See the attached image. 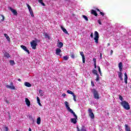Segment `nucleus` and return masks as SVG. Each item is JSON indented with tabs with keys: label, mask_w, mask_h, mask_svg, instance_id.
Here are the masks:
<instances>
[{
	"label": "nucleus",
	"mask_w": 131,
	"mask_h": 131,
	"mask_svg": "<svg viewBox=\"0 0 131 131\" xmlns=\"http://www.w3.org/2000/svg\"><path fill=\"white\" fill-rule=\"evenodd\" d=\"M64 104L67 110L69 111V112H70V113L73 114L74 117V118L71 119V122H72V123H74V124H76V123H77V116L76 115V114H75V113L73 112V110L70 108L68 102L65 101Z\"/></svg>",
	"instance_id": "obj_1"
},
{
	"label": "nucleus",
	"mask_w": 131,
	"mask_h": 131,
	"mask_svg": "<svg viewBox=\"0 0 131 131\" xmlns=\"http://www.w3.org/2000/svg\"><path fill=\"white\" fill-rule=\"evenodd\" d=\"M121 106H122L123 108L125 110H129L130 109V106L129 105V103L126 102L125 100H124L120 102Z\"/></svg>",
	"instance_id": "obj_2"
},
{
	"label": "nucleus",
	"mask_w": 131,
	"mask_h": 131,
	"mask_svg": "<svg viewBox=\"0 0 131 131\" xmlns=\"http://www.w3.org/2000/svg\"><path fill=\"white\" fill-rule=\"evenodd\" d=\"M92 92L93 94L94 99H97L99 100L100 99V96L99 95V92L96 89H93Z\"/></svg>",
	"instance_id": "obj_3"
},
{
	"label": "nucleus",
	"mask_w": 131,
	"mask_h": 131,
	"mask_svg": "<svg viewBox=\"0 0 131 131\" xmlns=\"http://www.w3.org/2000/svg\"><path fill=\"white\" fill-rule=\"evenodd\" d=\"M94 40L96 43H99V33L97 31L94 32Z\"/></svg>",
	"instance_id": "obj_4"
},
{
	"label": "nucleus",
	"mask_w": 131,
	"mask_h": 131,
	"mask_svg": "<svg viewBox=\"0 0 131 131\" xmlns=\"http://www.w3.org/2000/svg\"><path fill=\"white\" fill-rule=\"evenodd\" d=\"M30 45L32 49L33 50H36V46H37V43H36L35 40H33L31 42H30Z\"/></svg>",
	"instance_id": "obj_5"
},
{
	"label": "nucleus",
	"mask_w": 131,
	"mask_h": 131,
	"mask_svg": "<svg viewBox=\"0 0 131 131\" xmlns=\"http://www.w3.org/2000/svg\"><path fill=\"white\" fill-rule=\"evenodd\" d=\"M88 111L89 112V116L91 117V119H94V118H95V115L94 114V113H93V110H92L91 108H89Z\"/></svg>",
	"instance_id": "obj_6"
},
{
	"label": "nucleus",
	"mask_w": 131,
	"mask_h": 131,
	"mask_svg": "<svg viewBox=\"0 0 131 131\" xmlns=\"http://www.w3.org/2000/svg\"><path fill=\"white\" fill-rule=\"evenodd\" d=\"M6 87L7 89H10V90H15V86L13 85V82H11L10 83V85H6Z\"/></svg>",
	"instance_id": "obj_7"
},
{
	"label": "nucleus",
	"mask_w": 131,
	"mask_h": 131,
	"mask_svg": "<svg viewBox=\"0 0 131 131\" xmlns=\"http://www.w3.org/2000/svg\"><path fill=\"white\" fill-rule=\"evenodd\" d=\"M20 48L23 50H24V51H25V52H27V53H28V54H30L29 50H28V49H27V47H26V46H25L24 45H21V46H20Z\"/></svg>",
	"instance_id": "obj_8"
},
{
	"label": "nucleus",
	"mask_w": 131,
	"mask_h": 131,
	"mask_svg": "<svg viewBox=\"0 0 131 131\" xmlns=\"http://www.w3.org/2000/svg\"><path fill=\"white\" fill-rule=\"evenodd\" d=\"M80 55L82 57V62L83 63H85V57L84 56V54H83V52H80Z\"/></svg>",
	"instance_id": "obj_9"
},
{
	"label": "nucleus",
	"mask_w": 131,
	"mask_h": 131,
	"mask_svg": "<svg viewBox=\"0 0 131 131\" xmlns=\"http://www.w3.org/2000/svg\"><path fill=\"white\" fill-rule=\"evenodd\" d=\"M10 10L15 16H17L18 15V12H17V11H16V10L13 9L12 7H10Z\"/></svg>",
	"instance_id": "obj_10"
},
{
	"label": "nucleus",
	"mask_w": 131,
	"mask_h": 131,
	"mask_svg": "<svg viewBox=\"0 0 131 131\" xmlns=\"http://www.w3.org/2000/svg\"><path fill=\"white\" fill-rule=\"evenodd\" d=\"M118 67H119V69L120 70V71H121V72H122V70L123 69V66L122 65V62H120L118 64Z\"/></svg>",
	"instance_id": "obj_11"
},
{
	"label": "nucleus",
	"mask_w": 131,
	"mask_h": 131,
	"mask_svg": "<svg viewBox=\"0 0 131 131\" xmlns=\"http://www.w3.org/2000/svg\"><path fill=\"white\" fill-rule=\"evenodd\" d=\"M25 102H26V104L27 105V106H28V107H30V101L29 100V99L27 98H25Z\"/></svg>",
	"instance_id": "obj_12"
},
{
	"label": "nucleus",
	"mask_w": 131,
	"mask_h": 131,
	"mask_svg": "<svg viewBox=\"0 0 131 131\" xmlns=\"http://www.w3.org/2000/svg\"><path fill=\"white\" fill-rule=\"evenodd\" d=\"M60 53H62V50H61L60 48H57L55 50L56 55H60Z\"/></svg>",
	"instance_id": "obj_13"
},
{
	"label": "nucleus",
	"mask_w": 131,
	"mask_h": 131,
	"mask_svg": "<svg viewBox=\"0 0 131 131\" xmlns=\"http://www.w3.org/2000/svg\"><path fill=\"white\" fill-rule=\"evenodd\" d=\"M91 13L92 15H94V16H95V17L98 16V13H97V11H96V10H91Z\"/></svg>",
	"instance_id": "obj_14"
},
{
	"label": "nucleus",
	"mask_w": 131,
	"mask_h": 131,
	"mask_svg": "<svg viewBox=\"0 0 131 131\" xmlns=\"http://www.w3.org/2000/svg\"><path fill=\"white\" fill-rule=\"evenodd\" d=\"M60 28L62 30L63 32L65 33L66 34H68L69 35V33H68V32L67 31V30H66V29L64 28L63 27V26H60Z\"/></svg>",
	"instance_id": "obj_15"
},
{
	"label": "nucleus",
	"mask_w": 131,
	"mask_h": 131,
	"mask_svg": "<svg viewBox=\"0 0 131 131\" xmlns=\"http://www.w3.org/2000/svg\"><path fill=\"white\" fill-rule=\"evenodd\" d=\"M118 73L119 78H120L121 80H123V78H122V72H121V71H120L118 72Z\"/></svg>",
	"instance_id": "obj_16"
},
{
	"label": "nucleus",
	"mask_w": 131,
	"mask_h": 131,
	"mask_svg": "<svg viewBox=\"0 0 131 131\" xmlns=\"http://www.w3.org/2000/svg\"><path fill=\"white\" fill-rule=\"evenodd\" d=\"M4 57H5V58H7V59H9V58L11 57V55H10V54H9V53L6 52L4 53Z\"/></svg>",
	"instance_id": "obj_17"
},
{
	"label": "nucleus",
	"mask_w": 131,
	"mask_h": 131,
	"mask_svg": "<svg viewBox=\"0 0 131 131\" xmlns=\"http://www.w3.org/2000/svg\"><path fill=\"white\" fill-rule=\"evenodd\" d=\"M57 46L58 48L61 49V48H63V42H59V43H57Z\"/></svg>",
	"instance_id": "obj_18"
},
{
	"label": "nucleus",
	"mask_w": 131,
	"mask_h": 131,
	"mask_svg": "<svg viewBox=\"0 0 131 131\" xmlns=\"http://www.w3.org/2000/svg\"><path fill=\"white\" fill-rule=\"evenodd\" d=\"M27 7H28L29 12H30V13L33 12V10H32V8H31V7L29 6V4H27Z\"/></svg>",
	"instance_id": "obj_19"
},
{
	"label": "nucleus",
	"mask_w": 131,
	"mask_h": 131,
	"mask_svg": "<svg viewBox=\"0 0 131 131\" xmlns=\"http://www.w3.org/2000/svg\"><path fill=\"white\" fill-rule=\"evenodd\" d=\"M38 2L39 3V4H41L43 7H46V4L43 3V0H37Z\"/></svg>",
	"instance_id": "obj_20"
},
{
	"label": "nucleus",
	"mask_w": 131,
	"mask_h": 131,
	"mask_svg": "<svg viewBox=\"0 0 131 131\" xmlns=\"http://www.w3.org/2000/svg\"><path fill=\"white\" fill-rule=\"evenodd\" d=\"M124 81L125 83H127V74L126 73H124Z\"/></svg>",
	"instance_id": "obj_21"
},
{
	"label": "nucleus",
	"mask_w": 131,
	"mask_h": 131,
	"mask_svg": "<svg viewBox=\"0 0 131 131\" xmlns=\"http://www.w3.org/2000/svg\"><path fill=\"white\" fill-rule=\"evenodd\" d=\"M25 85L26 86H27V88H31V84H30V83H29L28 82H25Z\"/></svg>",
	"instance_id": "obj_22"
},
{
	"label": "nucleus",
	"mask_w": 131,
	"mask_h": 131,
	"mask_svg": "<svg viewBox=\"0 0 131 131\" xmlns=\"http://www.w3.org/2000/svg\"><path fill=\"white\" fill-rule=\"evenodd\" d=\"M37 102L39 105V106H40L41 107V106H42L41 105V103H40V99H39V97H37Z\"/></svg>",
	"instance_id": "obj_23"
},
{
	"label": "nucleus",
	"mask_w": 131,
	"mask_h": 131,
	"mask_svg": "<svg viewBox=\"0 0 131 131\" xmlns=\"http://www.w3.org/2000/svg\"><path fill=\"white\" fill-rule=\"evenodd\" d=\"M92 73H93V74H95V75H99V74H98V71H97V70H93L92 71Z\"/></svg>",
	"instance_id": "obj_24"
},
{
	"label": "nucleus",
	"mask_w": 131,
	"mask_h": 131,
	"mask_svg": "<svg viewBox=\"0 0 131 131\" xmlns=\"http://www.w3.org/2000/svg\"><path fill=\"white\" fill-rule=\"evenodd\" d=\"M9 63H10V65H11V66H13V65H15V61L14 60H10Z\"/></svg>",
	"instance_id": "obj_25"
},
{
	"label": "nucleus",
	"mask_w": 131,
	"mask_h": 131,
	"mask_svg": "<svg viewBox=\"0 0 131 131\" xmlns=\"http://www.w3.org/2000/svg\"><path fill=\"white\" fill-rule=\"evenodd\" d=\"M67 93H68V94H70V95H72V96L74 95V93H73V92L70 90H68Z\"/></svg>",
	"instance_id": "obj_26"
},
{
	"label": "nucleus",
	"mask_w": 131,
	"mask_h": 131,
	"mask_svg": "<svg viewBox=\"0 0 131 131\" xmlns=\"http://www.w3.org/2000/svg\"><path fill=\"white\" fill-rule=\"evenodd\" d=\"M96 81H99L100 80V75H96V78L95 79Z\"/></svg>",
	"instance_id": "obj_27"
},
{
	"label": "nucleus",
	"mask_w": 131,
	"mask_h": 131,
	"mask_svg": "<svg viewBox=\"0 0 131 131\" xmlns=\"http://www.w3.org/2000/svg\"><path fill=\"white\" fill-rule=\"evenodd\" d=\"M40 121H41L40 117H38V118L37 119V124H40Z\"/></svg>",
	"instance_id": "obj_28"
},
{
	"label": "nucleus",
	"mask_w": 131,
	"mask_h": 131,
	"mask_svg": "<svg viewBox=\"0 0 131 131\" xmlns=\"http://www.w3.org/2000/svg\"><path fill=\"white\" fill-rule=\"evenodd\" d=\"M39 94H40V95L41 96V97H42L43 96V93H42V90H39Z\"/></svg>",
	"instance_id": "obj_29"
},
{
	"label": "nucleus",
	"mask_w": 131,
	"mask_h": 131,
	"mask_svg": "<svg viewBox=\"0 0 131 131\" xmlns=\"http://www.w3.org/2000/svg\"><path fill=\"white\" fill-rule=\"evenodd\" d=\"M45 36L46 38H48V39H50V35H49L48 33H46L45 34Z\"/></svg>",
	"instance_id": "obj_30"
},
{
	"label": "nucleus",
	"mask_w": 131,
	"mask_h": 131,
	"mask_svg": "<svg viewBox=\"0 0 131 131\" xmlns=\"http://www.w3.org/2000/svg\"><path fill=\"white\" fill-rule=\"evenodd\" d=\"M69 59V57L68 56H63V60H64L65 61H67V60H68Z\"/></svg>",
	"instance_id": "obj_31"
},
{
	"label": "nucleus",
	"mask_w": 131,
	"mask_h": 131,
	"mask_svg": "<svg viewBox=\"0 0 131 131\" xmlns=\"http://www.w3.org/2000/svg\"><path fill=\"white\" fill-rule=\"evenodd\" d=\"M83 18L86 20V21H89V18L88 17L85 15H82Z\"/></svg>",
	"instance_id": "obj_32"
},
{
	"label": "nucleus",
	"mask_w": 131,
	"mask_h": 131,
	"mask_svg": "<svg viewBox=\"0 0 131 131\" xmlns=\"http://www.w3.org/2000/svg\"><path fill=\"white\" fill-rule=\"evenodd\" d=\"M73 100L75 102H76V95L75 94H74L73 95Z\"/></svg>",
	"instance_id": "obj_33"
},
{
	"label": "nucleus",
	"mask_w": 131,
	"mask_h": 131,
	"mask_svg": "<svg viewBox=\"0 0 131 131\" xmlns=\"http://www.w3.org/2000/svg\"><path fill=\"white\" fill-rule=\"evenodd\" d=\"M119 100L122 101V102L123 101V98L122 97V96L121 95H119Z\"/></svg>",
	"instance_id": "obj_34"
},
{
	"label": "nucleus",
	"mask_w": 131,
	"mask_h": 131,
	"mask_svg": "<svg viewBox=\"0 0 131 131\" xmlns=\"http://www.w3.org/2000/svg\"><path fill=\"white\" fill-rule=\"evenodd\" d=\"M1 17H2L1 21H4L5 20V16L1 14Z\"/></svg>",
	"instance_id": "obj_35"
},
{
	"label": "nucleus",
	"mask_w": 131,
	"mask_h": 131,
	"mask_svg": "<svg viewBox=\"0 0 131 131\" xmlns=\"http://www.w3.org/2000/svg\"><path fill=\"white\" fill-rule=\"evenodd\" d=\"M4 129L5 130V131H9V127H8L7 126H5L4 127Z\"/></svg>",
	"instance_id": "obj_36"
},
{
	"label": "nucleus",
	"mask_w": 131,
	"mask_h": 131,
	"mask_svg": "<svg viewBox=\"0 0 131 131\" xmlns=\"http://www.w3.org/2000/svg\"><path fill=\"white\" fill-rule=\"evenodd\" d=\"M85 127L84 126H83L82 128L81 129V131H86V129H85Z\"/></svg>",
	"instance_id": "obj_37"
},
{
	"label": "nucleus",
	"mask_w": 131,
	"mask_h": 131,
	"mask_svg": "<svg viewBox=\"0 0 131 131\" xmlns=\"http://www.w3.org/2000/svg\"><path fill=\"white\" fill-rule=\"evenodd\" d=\"M6 39L8 40V41H11V38H10V37L9 36H8L6 37Z\"/></svg>",
	"instance_id": "obj_38"
},
{
	"label": "nucleus",
	"mask_w": 131,
	"mask_h": 131,
	"mask_svg": "<svg viewBox=\"0 0 131 131\" xmlns=\"http://www.w3.org/2000/svg\"><path fill=\"white\" fill-rule=\"evenodd\" d=\"M93 62L94 64H97V59L96 58H93Z\"/></svg>",
	"instance_id": "obj_39"
},
{
	"label": "nucleus",
	"mask_w": 131,
	"mask_h": 131,
	"mask_svg": "<svg viewBox=\"0 0 131 131\" xmlns=\"http://www.w3.org/2000/svg\"><path fill=\"white\" fill-rule=\"evenodd\" d=\"M30 14L31 17H34V14L33 13V11L32 12H30Z\"/></svg>",
	"instance_id": "obj_40"
},
{
	"label": "nucleus",
	"mask_w": 131,
	"mask_h": 131,
	"mask_svg": "<svg viewBox=\"0 0 131 131\" xmlns=\"http://www.w3.org/2000/svg\"><path fill=\"white\" fill-rule=\"evenodd\" d=\"M97 22H98V23H99V24L100 25H102V23L101 22V20H100V19H98V20H97Z\"/></svg>",
	"instance_id": "obj_41"
},
{
	"label": "nucleus",
	"mask_w": 131,
	"mask_h": 131,
	"mask_svg": "<svg viewBox=\"0 0 131 131\" xmlns=\"http://www.w3.org/2000/svg\"><path fill=\"white\" fill-rule=\"evenodd\" d=\"M90 36L91 38H94V34H93V33H91Z\"/></svg>",
	"instance_id": "obj_42"
},
{
	"label": "nucleus",
	"mask_w": 131,
	"mask_h": 131,
	"mask_svg": "<svg viewBox=\"0 0 131 131\" xmlns=\"http://www.w3.org/2000/svg\"><path fill=\"white\" fill-rule=\"evenodd\" d=\"M98 71L99 72V74L102 76V72H101V69L98 70Z\"/></svg>",
	"instance_id": "obj_43"
},
{
	"label": "nucleus",
	"mask_w": 131,
	"mask_h": 131,
	"mask_svg": "<svg viewBox=\"0 0 131 131\" xmlns=\"http://www.w3.org/2000/svg\"><path fill=\"white\" fill-rule=\"evenodd\" d=\"M100 15H101V16H104V15H105V14H104V13H103L101 11H100Z\"/></svg>",
	"instance_id": "obj_44"
},
{
	"label": "nucleus",
	"mask_w": 131,
	"mask_h": 131,
	"mask_svg": "<svg viewBox=\"0 0 131 131\" xmlns=\"http://www.w3.org/2000/svg\"><path fill=\"white\" fill-rule=\"evenodd\" d=\"M35 41L36 42V43H37V42H40V40L37 39H36Z\"/></svg>",
	"instance_id": "obj_45"
},
{
	"label": "nucleus",
	"mask_w": 131,
	"mask_h": 131,
	"mask_svg": "<svg viewBox=\"0 0 131 131\" xmlns=\"http://www.w3.org/2000/svg\"><path fill=\"white\" fill-rule=\"evenodd\" d=\"M91 84L93 86H95V83L93 81H91Z\"/></svg>",
	"instance_id": "obj_46"
},
{
	"label": "nucleus",
	"mask_w": 131,
	"mask_h": 131,
	"mask_svg": "<svg viewBox=\"0 0 131 131\" xmlns=\"http://www.w3.org/2000/svg\"><path fill=\"white\" fill-rule=\"evenodd\" d=\"M71 58L72 59H74V58H75V56H74V54H72L71 56Z\"/></svg>",
	"instance_id": "obj_47"
},
{
	"label": "nucleus",
	"mask_w": 131,
	"mask_h": 131,
	"mask_svg": "<svg viewBox=\"0 0 131 131\" xmlns=\"http://www.w3.org/2000/svg\"><path fill=\"white\" fill-rule=\"evenodd\" d=\"M4 36L6 37V38H7V37H8V36H9L8 35V34H4Z\"/></svg>",
	"instance_id": "obj_48"
},
{
	"label": "nucleus",
	"mask_w": 131,
	"mask_h": 131,
	"mask_svg": "<svg viewBox=\"0 0 131 131\" xmlns=\"http://www.w3.org/2000/svg\"><path fill=\"white\" fill-rule=\"evenodd\" d=\"M94 68L96 69L97 68V63H94Z\"/></svg>",
	"instance_id": "obj_49"
},
{
	"label": "nucleus",
	"mask_w": 131,
	"mask_h": 131,
	"mask_svg": "<svg viewBox=\"0 0 131 131\" xmlns=\"http://www.w3.org/2000/svg\"><path fill=\"white\" fill-rule=\"evenodd\" d=\"M62 97H66V94L65 93H63L62 95Z\"/></svg>",
	"instance_id": "obj_50"
},
{
	"label": "nucleus",
	"mask_w": 131,
	"mask_h": 131,
	"mask_svg": "<svg viewBox=\"0 0 131 131\" xmlns=\"http://www.w3.org/2000/svg\"><path fill=\"white\" fill-rule=\"evenodd\" d=\"M96 11H97L98 12H100V9H98V8H96Z\"/></svg>",
	"instance_id": "obj_51"
},
{
	"label": "nucleus",
	"mask_w": 131,
	"mask_h": 131,
	"mask_svg": "<svg viewBox=\"0 0 131 131\" xmlns=\"http://www.w3.org/2000/svg\"><path fill=\"white\" fill-rule=\"evenodd\" d=\"M113 54V50L111 51V55H112Z\"/></svg>",
	"instance_id": "obj_52"
},
{
	"label": "nucleus",
	"mask_w": 131,
	"mask_h": 131,
	"mask_svg": "<svg viewBox=\"0 0 131 131\" xmlns=\"http://www.w3.org/2000/svg\"><path fill=\"white\" fill-rule=\"evenodd\" d=\"M77 131H80V130L79 129V128H78V127H77Z\"/></svg>",
	"instance_id": "obj_53"
},
{
	"label": "nucleus",
	"mask_w": 131,
	"mask_h": 131,
	"mask_svg": "<svg viewBox=\"0 0 131 131\" xmlns=\"http://www.w3.org/2000/svg\"><path fill=\"white\" fill-rule=\"evenodd\" d=\"M97 68H98V70L101 69V68H100V67H99V66H98V67H97Z\"/></svg>",
	"instance_id": "obj_54"
},
{
	"label": "nucleus",
	"mask_w": 131,
	"mask_h": 131,
	"mask_svg": "<svg viewBox=\"0 0 131 131\" xmlns=\"http://www.w3.org/2000/svg\"><path fill=\"white\" fill-rule=\"evenodd\" d=\"M100 59H102V53H100Z\"/></svg>",
	"instance_id": "obj_55"
},
{
	"label": "nucleus",
	"mask_w": 131,
	"mask_h": 131,
	"mask_svg": "<svg viewBox=\"0 0 131 131\" xmlns=\"http://www.w3.org/2000/svg\"><path fill=\"white\" fill-rule=\"evenodd\" d=\"M110 46V43H107V47H109Z\"/></svg>",
	"instance_id": "obj_56"
},
{
	"label": "nucleus",
	"mask_w": 131,
	"mask_h": 131,
	"mask_svg": "<svg viewBox=\"0 0 131 131\" xmlns=\"http://www.w3.org/2000/svg\"><path fill=\"white\" fill-rule=\"evenodd\" d=\"M57 42H58V43H59V42H60V40L58 39Z\"/></svg>",
	"instance_id": "obj_57"
},
{
	"label": "nucleus",
	"mask_w": 131,
	"mask_h": 131,
	"mask_svg": "<svg viewBox=\"0 0 131 131\" xmlns=\"http://www.w3.org/2000/svg\"><path fill=\"white\" fill-rule=\"evenodd\" d=\"M29 131H31V128H29Z\"/></svg>",
	"instance_id": "obj_58"
},
{
	"label": "nucleus",
	"mask_w": 131,
	"mask_h": 131,
	"mask_svg": "<svg viewBox=\"0 0 131 131\" xmlns=\"http://www.w3.org/2000/svg\"><path fill=\"white\" fill-rule=\"evenodd\" d=\"M18 81H21V79H18Z\"/></svg>",
	"instance_id": "obj_59"
},
{
	"label": "nucleus",
	"mask_w": 131,
	"mask_h": 131,
	"mask_svg": "<svg viewBox=\"0 0 131 131\" xmlns=\"http://www.w3.org/2000/svg\"><path fill=\"white\" fill-rule=\"evenodd\" d=\"M6 103H9V101L7 100Z\"/></svg>",
	"instance_id": "obj_60"
},
{
	"label": "nucleus",
	"mask_w": 131,
	"mask_h": 131,
	"mask_svg": "<svg viewBox=\"0 0 131 131\" xmlns=\"http://www.w3.org/2000/svg\"><path fill=\"white\" fill-rule=\"evenodd\" d=\"M42 131H45V130H43Z\"/></svg>",
	"instance_id": "obj_61"
},
{
	"label": "nucleus",
	"mask_w": 131,
	"mask_h": 131,
	"mask_svg": "<svg viewBox=\"0 0 131 131\" xmlns=\"http://www.w3.org/2000/svg\"><path fill=\"white\" fill-rule=\"evenodd\" d=\"M66 1H67V0H66Z\"/></svg>",
	"instance_id": "obj_62"
}]
</instances>
